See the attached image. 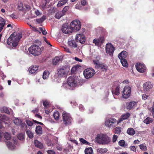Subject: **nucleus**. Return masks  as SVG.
Listing matches in <instances>:
<instances>
[{
	"mask_svg": "<svg viewBox=\"0 0 154 154\" xmlns=\"http://www.w3.org/2000/svg\"><path fill=\"white\" fill-rule=\"evenodd\" d=\"M64 15V13L63 11H60L57 12L55 17L56 18L60 19L62 16Z\"/></svg>",
	"mask_w": 154,
	"mask_h": 154,
	"instance_id": "nucleus-28",
	"label": "nucleus"
},
{
	"mask_svg": "<svg viewBox=\"0 0 154 154\" xmlns=\"http://www.w3.org/2000/svg\"><path fill=\"white\" fill-rule=\"evenodd\" d=\"M118 137L116 135L114 134L113 135L112 141L113 143H114L116 142L117 139Z\"/></svg>",
	"mask_w": 154,
	"mask_h": 154,
	"instance_id": "nucleus-55",
	"label": "nucleus"
},
{
	"mask_svg": "<svg viewBox=\"0 0 154 154\" xmlns=\"http://www.w3.org/2000/svg\"><path fill=\"white\" fill-rule=\"evenodd\" d=\"M130 114L129 113H127L122 115L121 118L118 120L117 121V124L119 123L122 121L123 120L127 119L130 117Z\"/></svg>",
	"mask_w": 154,
	"mask_h": 154,
	"instance_id": "nucleus-18",
	"label": "nucleus"
},
{
	"mask_svg": "<svg viewBox=\"0 0 154 154\" xmlns=\"http://www.w3.org/2000/svg\"><path fill=\"white\" fill-rule=\"evenodd\" d=\"M131 92V88L129 86H125L122 91V97L125 99L128 98L130 96Z\"/></svg>",
	"mask_w": 154,
	"mask_h": 154,
	"instance_id": "nucleus-9",
	"label": "nucleus"
},
{
	"mask_svg": "<svg viewBox=\"0 0 154 154\" xmlns=\"http://www.w3.org/2000/svg\"><path fill=\"white\" fill-rule=\"evenodd\" d=\"M4 137L5 139L7 140L6 141H10V140H12L11 139V134L8 132H6L4 134Z\"/></svg>",
	"mask_w": 154,
	"mask_h": 154,
	"instance_id": "nucleus-32",
	"label": "nucleus"
},
{
	"mask_svg": "<svg viewBox=\"0 0 154 154\" xmlns=\"http://www.w3.org/2000/svg\"><path fill=\"white\" fill-rule=\"evenodd\" d=\"M53 116L54 119L56 120L58 119L59 116V113L58 112H54L53 115Z\"/></svg>",
	"mask_w": 154,
	"mask_h": 154,
	"instance_id": "nucleus-43",
	"label": "nucleus"
},
{
	"mask_svg": "<svg viewBox=\"0 0 154 154\" xmlns=\"http://www.w3.org/2000/svg\"><path fill=\"white\" fill-rule=\"evenodd\" d=\"M39 29L41 31L43 35H45L47 34V32L46 31L45 28L42 27H39Z\"/></svg>",
	"mask_w": 154,
	"mask_h": 154,
	"instance_id": "nucleus-51",
	"label": "nucleus"
},
{
	"mask_svg": "<svg viewBox=\"0 0 154 154\" xmlns=\"http://www.w3.org/2000/svg\"><path fill=\"white\" fill-rule=\"evenodd\" d=\"M77 85V82L76 80L74 78L70 77L67 79V82L63 83L62 87L64 88H69V87L71 88L75 87Z\"/></svg>",
	"mask_w": 154,
	"mask_h": 154,
	"instance_id": "nucleus-3",
	"label": "nucleus"
},
{
	"mask_svg": "<svg viewBox=\"0 0 154 154\" xmlns=\"http://www.w3.org/2000/svg\"><path fill=\"white\" fill-rule=\"evenodd\" d=\"M153 121L152 119V118L147 117L143 121L144 123L146 124H149L151 123Z\"/></svg>",
	"mask_w": 154,
	"mask_h": 154,
	"instance_id": "nucleus-33",
	"label": "nucleus"
},
{
	"mask_svg": "<svg viewBox=\"0 0 154 154\" xmlns=\"http://www.w3.org/2000/svg\"><path fill=\"white\" fill-rule=\"evenodd\" d=\"M35 13L37 16H39L41 14L38 10L37 9L35 10Z\"/></svg>",
	"mask_w": 154,
	"mask_h": 154,
	"instance_id": "nucleus-57",
	"label": "nucleus"
},
{
	"mask_svg": "<svg viewBox=\"0 0 154 154\" xmlns=\"http://www.w3.org/2000/svg\"><path fill=\"white\" fill-rule=\"evenodd\" d=\"M5 23V20L1 17H0V32L3 28L4 26Z\"/></svg>",
	"mask_w": 154,
	"mask_h": 154,
	"instance_id": "nucleus-26",
	"label": "nucleus"
},
{
	"mask_svg": "<svg viewBox=\"0 0 154 154\" xmlns=\"http://www.w3.org/2000/svg\"><path fill=\"white\" fill-rule=\"evenodd\" d=\"M75 39L77 41L83 44L85 42V37L83 34H78L76 35Z\"/></svg>",
	"mask_w": 154,
	"mask_h": 154,
	"instance_id": "nucleus-14",
	"label": "nucleus"
},
{
	"mask_svg": "<svg viewBox=\"0 0 154 154\" xmlns=\"http://www.w3.org/2000/svg\"><path fill=\"white\" fill-rule=\"evenodd\" d=\"M115 50V48L109 43H108L106 45V53L110 56H112Z\"/></svg>",
	"mask_w": 154,
	"mask_h": 154,
	"instance_id": "nucleus-8",
	"label": "nucleus"
},
{
	"mask_svg": "<svg viewBox=\"0 0 154 154\" xmlns=\"http://www.w3.org/2000/svg\"><path fill=\"white\" fill-rule=\"evenodd\" d=\"M68 44L69 46L73 48H76L77 46L75 41L74 40H69L68 42Z\"/></svg>",
	"mask_w": 154,
	"mask_h": 154,
	"instance_id": "nucleus-22",
	"label": "nucleus"
},
{
	"mask_svg": "<svg viewBox=\"0 0 154 154\" xmlns=\"http://www.w3.org/2000/svg\"><path fill=\"white\" fill-rule=\"evenodd\" d=\"M85 154H92L93 151L91 147L86 148L85 151Z\"/></svg>",
	"mask_w": 154,
	"mask_h": 154,
	"instance_id": "nucleus-35",
	"label": "nucleus"
},
{
	"mask_svg": "<svg viewBox=\"0 0 154 154\" xmlns=\"http://www.w3.org/2000/svg\"><path fill=\"white\" fill-rule=\"evenodd\" d=\"M22 36V34L21 32L17 34L15 32L12 33L7 39V44L11 46L12 45L13 47H16L18 45V43Z\"/></svg>",
	"mask_w": 154,
	"mask_h": 154,
	"instance_id": "nucleus-1",
	"label": "nucleus"
},
{
	"mask_svg": "<svg viewBox=\"0 0 154 154\" xmlns=\"http://www.w3.org/2000/svg\"><path fill=\"white\" fill-rule=\"evenodd\" d=\"M62 117L64 124L66 125H68L71 123L72 118L69 113L66 112H64L62 113Z\"/></svg>",
	"mask_w": 154,
	"mask_h": 154,
	"instance_id": "nucleus-5",
	"label": "nucleus"
},
{
	"mask_svg": "<svg viewBox=\"0 0 154 154\" xmlns=\"http://www.w3.org/2000/svg\"><path fill=\"white\" fill-rule=\"evenodd\" d=\"M47 3L46 0H42L40 4V7L42 10L45 9Z\"/></svg>",
	"mask_w": 154,
	"mask_h": 154,
	"instance_id": "nucleus-30",
	"label": "nucleus"
},
{
	"mask_svg": "<svg viewBox=\"0 0 154 154\" xmlns=\"http://www.w3.org/2000/svg\"><path fill=\"white\" fill-rule=\"evenodd\" d=\"M119 145L124 148H126L128 146V144L124 140H122L119 142Z\"/></svg>",
	"mask_w": 154,
	"mask_h": 154,
	"instance_id": "nucleus-29",
	"label": "nucleus"
},
{
	"mask_svg": "<svg viewBox=\"0 0 154 154\" xmlns=\"http://www.w3.org/2000/svg\"><path fill=\"white\" fill-rule=\"evenodd\" d=\"M49 72L48 71H45L43 73L42 77L44 79H47L48 77Z\"/></svg>",
	"mask_w": 154,
	"mask_h": 154,
	"instance_id": "nucleus-40",
	"label": "nucleus"
},
{
	"mask_svg": "<svg viewBox=\"0 0 154 154\" xmlns=\"http://www.w3.org/2000/svg\"><path fill=\"white\" fill-rule=\"evenodd\" d=\"M68 9H69L68 6H65L63 8V11H62L64 13V12H66L68 10Z\"/></svg>",
	"mask_w": 154,
	"mask_h": 154,
	"instance_id": "nucleus-62",
	"label": "nucleus"
},
{
	"mask_svg": "<svg viewBox=\"0 0 154 154\" xmlns=\"http://www.w3.org/2000/svg\"><path fill=\"white\" fill-rule=\"evenodd\" d=\"M121 130V128L120 127H117L115 128V132L116 134H119Z\"/></svg>",
	"mask_w": 154,
	"mask_h": 154,
	"instance_id": "nucleus-46",
	"label": "nucleus"
},
{
	"mask_svg": "<svg viewBox=\"0 0 154 154\" xmlns=\"http://www.w3.org/2000/svg\"><path fill=\"white\" fill-rule=\"evenodd\" d=\"M39 111L38 109L37 108H35V109L32 110V112L34 113H37Z\"/></svg>",
	"mask_w": 154,
	"mask_h": 154,
	"instance_id": "nucleus-63",
	"label": "nucleus"
},
{
	"mask_svg": "<svg viewBox=\"0 0 154 154\" xmlns=\"http://www.w3.org/2000/svg\"><path fill=\"white\" fill-rule=\"evenodd\" d=\"M0 111L2 112H5L8 114H9L10 113L9 110L6 107H3L1 108Z\"/></svg>",
	"mask_w": 154,
	"mask_h": 154,
	"instance_id": "nucleus-36",
	"label": "nucleus"
},
{
	"mask_svg": "<svg viewBox=\"0 0 154 154\" xmlns=\"http://www.w3.org/2000/svg\"><path fill=\"white\" fill-rule=\"evenodd\" d=\"M77 67L76 66L72 67L71 70V73H74L77 70Z\"/></svg>",
	"mask_w": 154,
	"mask_h": 154,
	"instance_id": "nucleus-56",
	"label": "nucleus"
},
{
	"mask_svg": "<svg viewBox=\"0 0 154 154\" xmlns=\"http://www.w3.org/2000/svg\"><path fill=\"white\" fill-rule=\"evenodd\" d=\"M6 144L8 149L10 150H12L15 148L14 144H16V142L14 139L10 140V141H6Z\"/></svg>",
	"mask_w": 154,
	"mask_h": 154,
	"instance_id": "nucleus-10",
	"label": "nucleus"
},
{
	"mask_svg": "<svg viewBox=\"0 0 154 154\" xmlns=\"http://www.w3.org/2000/svg\"><path fill=\"white\" fill-rule=\"evenodd\" d=\"M101 43V38H95L93 40V43L96 46H99Z\"/></svg>",
	"mask_w": 154,
	"mask_h": 154,
	"instance_id": "nucleus-34",
	"label": "nucleus"
},
{
	"mask_svg": "<svg viewBox=\"0 0 154 154\" xmlns=\"http://www.w3.org/2000/svg\"><path fill=\"white\" fill-rule=\"evenodd\" d=\"M140 149L143 151H146V150L147 148L146 147L145 145V144H142L141 145H140Z\"/></svg>",
	"mask_w": 154,
	"mask_h": 154,
	"instance_id": "nucleus-47",
	"label": "nucleus"
},
{
	"mask_svg": "<svg viewBox=\"0 0 154 154\" xmlns=\"http://www.w3.org/2000/svg\"><path fill=\"white\" fill-rule=\"evenodd\" d=\"M23 7L22 3H20L18 6V8L20 11H22L23 9Z\"/></svg>",
	"mask_w": 154,
	"mask_h": 154,
	"instance_id": "nucleus-53",
	"label": "nucleus"
},
{
	"mask_svg": "<svg viewBox=\"0 0 154 154\" xmlns=\"http://www.w3.org/2000/svg\"><path fill=\"white\" fill-rule=\"evenodd\" d=\"M26 123L29 126H32L33 125V123L32 121L29 120H27L26 121Z\"/></svg>",
	"mask_w": 154,
	"mask_h": 154,
	"instance_id": "nucleus-54",
	"label": "nucleus"
},
{
	"mask_svg": "<svg viewBox=\"0 0 154 154\" xmlns=\"http://www.w3.org/2000/svg\"><path fill=\"white\" fill-rule=\"evenodd\" d=\"M135 66L137 70L140 72L143 73L146 70V67L145 65L141 63H137Z\"/></svg>",
	"mask_w": 154,
	"mask_h": 154,
	"instance_id": "nucleus-13",
	"label": "nucleus"
},
{
	"mask_svg": "<svg viewBox=\"0 0 154 154\" xmlns=\"http://www.w3.org/2000/svg\"><path fill=\"white\" fill-rule=\"evenodd\" d=\"M120 60L123 66L125 67H127L128 66V64L125 59Z\"/></svg>",
	"mask_w": 154,
	"mask_h": 154,
	"instance_id": "nucleus-41",
	"label": "nucleus"
},
{
	"mask_svg": "<svg viewBox=\"0 0 154 154\" xmlns=\"http://www.w3.org/2000/svg\"><path fill=\"white\" fill-rule=\"evenodd\" d=\"M79 140L80 142L83 144L89 145L90 144L89 142H87L86 140L83 138H79Z\"/></svg>",
	"mask_w": 154,
	"mask_h": 154,
	"instance_id": "nucleus-42",
	"label": "nucleus"
},
{
	"mask_svg": "<svg viewBox=\"0 0 154 154\" xmlns=\"http://www.w3.org/2000/svg\"><path fill=\"white\" fill-rule=\"evenodd\" d=\"M127 133L130 135H133L135 134V132L133 128H129L127 130Z\"/></svg>",
	"mask_w": 154,
	"mask_h": 154,
	"instance_id": "nucleus-31",
	"label": "nucleus"
},
{
	"mask_svg": "<svg viewBox=\"0 0 154 154\" xmlns=\"http://www.w3.org/2000/svg\"><path fill=\"white\" fill-rule=\"evenodd\" d=\"M48 154H55V152L52 150H49L47 151Z\"/></svg>",
	"mask_w": 154,
	"mask_h": 154,
	"instance_id": "nucleus-59",
	"label": "nucleus"
},
{
	"mask_svg": "<svg viewBox=\"0 0 154 154\" xmlns=\"http://www.w3.org/2000/svg\"><path fill=\"white\" fill-rule=\"evenodd\" d=\"M35 132L38 135H41L42 134V128L40 126H38L35 128Z\"/></svg>",
	"mask_w": 154,
	"mask_h": 154,
	"instance_id": "nucleus-27",
	"label": "nucleus"
},
{
	"mask_svg": "<svg viewBox=\"0 0 154 154\" xmlns=\"http://www.w3.org/2000/svg\"><path fill=\"white\" fill-rule=\"evenodd\" d=\"M99 68H100L103 71H105L106 70V67L104 65L101 63Z\"/></svg>",
	"mask_w": 154,
	"mask_h": 154,
	"instance_id": "nucleus-50",
	"label": "nucleus"
},
{
	"mask_svg": "<svg viewBox=\"0 0 154 154\" xmlns=\"http://www.w3.org/2000/svg\"><path fill=\"white\" fill-rule=\"evenodd\" d=\"M137 103L134 101H132L130 102L128 106H127V108L128 109H132L134 107L136 106Z\"/></svg>",
	"mask_w": 154,
	"mask_h": 154,
	"instance_id": "nucleus-25",
	"label": "nucleus"
},
{
	"mask_svg": "<svg viewBox=\"0 0 154 154\" xmlns=\"http://www.w3.org/2000/svg\"><path fill=\"white\" fill-rule=\"evenodd\" d=\"M30 53L35 56L39 55L42 51L41 48L39 46L35 45H32L28 49Z\"/></svg>",
	"mask_w": 154,
	"mask_h": 154,
	"instance_id": "nucleus-4",
	"label": "nucleus"
},
{
	"mask_svg": "<svg viewBox=\"0 0 154 154\" xmlns=\"http://www.w3.org/2000/svg\"><path fill=\"white\" fill-rule=\"evenodd\" d=\"M14 122L16 125H20L21 123V121L17 118H16L14 120Z\"/></svg>",
	"mask_w": 154,
	"mask_h": 154,
	"instance_id": "nucleus-44",
	"label": "nucleus"
},
{
	"mask_svg": "<svg viewBox=\"0 0 154 154\" xmlns=\"http://www.w3.org/2000/svg\"><path fill=\"white\" fill-rule=\"evenodd\" d=\"M116 119L112 118L106 120L105 122V125L108 127H113L115 126L114 125L116 123Z\"/></svg>",
	"mask_w": 154,
	"mask_h": 154,
	"instance_id": "nucleus-12",
	"label": "nucleus"
},
{
	"mask_svg": "<svg viewBox=\"0 0 154 154\" xmlns=\"http://www.w3.org/2000/svg\"><path fill=\"white\" fill-rule=\"evenodd\" d=\"M8 16L14 20L16 19L17 18V15L14 13H13L11 15H9Z\"/></svg>",
	"mask_w": 154,
	"mask_h": 154,
	"instance_id": "nucleus-49",
	"label": "nucleus"
},
{
	"mask_svg": "<svg viewBox=\"0 0 154 154\" xmlns=\"http://www.w3.org/2000/svg\"><path fill=\"white\" fill-rule=\"evenodd\" d=\"M143 86L144 91L146 92L149 91L152 88L153 85L151 83L147 82L143 84Z\"/></svg>",
	"mask_w": 154,
	"mask_h": 154,
	"instance_id": "nucleus-16",
	"label": "nucleus"
},
{
	"mask_svg": "<svg viewBox=\"0 0 154 154\" xmlns=\"http://www.w3.org/2000/svg\"><path fill=\"white\" fill-rule=\"evenodd\" d=\"M70 26L72 31L74 30L77 31L79 30L81 26L80 21L77 20L72 21L70 24Z\"/></svg>",
	"mask_w": 154,
	"mask_h": 154,
	"instance_id": "nucleus-7",
	"label": "nucleus"
},
{
	"mask_svg": "<svg viewBox=\"0 0 154 154\" xmlns=\"http://www.w3.org/2000/svg\"><path fill=\"white\" fill-rule=\"evenodd\" d=\"M34 143L35 146L37 147L40 149H42L43 147L42 144L39 141L37 140H34Z\"/></svg>",
	"mask_w": 154,
	"mask_h": 154,
	"instance_id": "nucleus-23",
	"label": "nucleus"
},
{
	"mask_svg": "<svg viewBox=\"0 0 154 154\" xmlns=\"http://www.w3.org/2000/svg\"><path fill=\"white\" fill-rule=\"evenodd\" d=\"M63 57L62 56L56 57L52 60V63L54 65H56L57 63L62 60Z\"/></svg>",
	"mask_w": 154,
	"mask_h": 154,
	"instance_id": "nucleus-19",
	"label": "nucleus"
},
{
	"mask_svg": "<svg viewBox=\"0 0 154 154\" xmlns=\"http://www.w3.org/2000/svg\"><path fill=\"white\" fill-rule=\"evenodd\" d=\"M17 137L20 140H22L24 138V134L23 133H20L18 134Z\"/></svg>",
	"mask_w": 154,
	"mask_h": 154,
	"instance_id": "nucleus-48",
	"label": "nucleus"
},
{
	"mask_svg": "<svg viewBox=\"0 0 154 154\" xmlns=\"http://www.w3.org/2000/svg\"><path fill=\"white\" fill-rule=\"evenodd\" d=\"M61 30L63 33L66 34L70 33L72 32V30L70 28V26H68L66 24L63 25L61 28Z\"/></svg>",
	"mask_w": 154,
	"mask_h": 154,
	"instance_id": "nucleus-15",
	"label": "nucleus"
},
{
	"mask_svg": "<svg viewBox=\"0 0 154 154\" xmlns=\"http://www.w3.org/2000/svg\"><path fill=\"white\" fill-rule=\"evenodd\" d=\"M95 73L94 69L91 68H87L85 69L83 72L84 75L87 79L92 77Z\"/></svg>",
	"mask_w": 154,
	"mask_h": 154,
	"instance_id": "nucleus-6",
	"label": "nucleus"
},
{
	"mask_svg": "<svg viewBox=\"0 0 154 154\" xmlns=\"http://www.w3.org/2000/svg\"><path fill=\"white\" fill-rule=\"evenodd\" d=\"M26 134L30 138L33 137V133L30 131H26Z\"/></svg>",
	"mask_w": 154,
	"mask_h": 154,
	"instance_id": "nucleus-45",
	"label": "nucleus"
},
{
	"mask_svg": "<svg viewBox=\"0 0 154 154\" xmlns=\"http://www.w3.org/2000/svg\"><path fill=\"white\" fill-rule=\"evenodd\" d=\"M149 96L146 94H143L142 96V98L143 99L146 100Z\"/></svg>",
	"mask_w": 154,
	"mask_h": 154,
	"instance_id": "nucleus-64",
	"label": "nucleus"
},
{
	"mask_svg": "<svg viewBox=\"0 0 154 154\" xmlns=\"http://www.w3.org/2000/svg\"><path fill=\"white\" fill-rule=\"evenodd\" d=\"M95 140L97 143L103 145L108 144L110 141V139L108 136L102 134H97Z\"/></svg>",
	"mask_w": 154,
	"mask_h": 154,
	"instance_id": "nucleus-2",
	"label": "nucleus"
},
{
	"mask_svg": "<svg viewBox=\"0 0 154 154\" xmlns=\"http://www.w3.org/2000/svg\"><path fill=\"white\" fill-rule=\"evenodd\" d=\"M21 128L22 129H25L26 128V125L24 122L21 123L20 124Z\"/></svg>",
	"mask_w": 154,
	"mask_h": 154,
	"instance_id": "nucleus-52",
	"label": "nucleus"
},
{
	"mask_svg": "<svg viewBox=\"0 0 154 154\" xmlns=\"http://www.w3.org/2000/svg\"><path fill=\"white\" fill-rule=\"evenodd\" d=\"M127 52L125 51H122L118 55V57L119 59L122 60L125 59L127 57Z\"/></svg>",
	"mask_w": 154,
	"mask_h": 154,
	"instance_id": "nucleus-20",
	"label": "nucleus"
},
{
	"mask_svg": "<svg viewBox=\"0 0 154 154\" xmlns=\"http://www.w3.org/2000/svg\"><path fill=\"white\" fill-rule=\"evenodd\" d=\"M119 87L117 86L114 89H113L112 90V93L113 95H118L119 93Z\"/></svg>",
	"mask_w": 154,
	"mask_h": 154,
	"instance_id": "nucleus-24",
	"label": "nucleus"
},
{
	"mask_svg": "<svg viewBox=\"0 0 154 154\" xmlns=\"http://www.w3.org/2000/svg\"><path fill=\"white\" fill-rule=\"evenodd\" d=\"M108 151V149L106 148H99L97 151L98 153H103L106 152Z\"/></svg>",
	"mask_w": 154,
	"mask_h": 154,
	"instance_id": "nucleus-38",
	"label": "nucleus"
},
{
	"mask_svg": "<svg viewBox=\"0 0 154 154\" xmlns=\"http://www.w3.org/2000/svg\"><path fill=\"white\" fill-rule=\"evenodd\" d=\"M8 119L7 117L4 115H0V120L3 122L5 123H6L7 122H5V120H7ZM2 123L0 122V128L2 127Z\"/></svg>",
	"mask_w": 154,
	"mask_h": 154,
	"instance_id": "nucleus-21",
	"label": "nucleus"
},
{
	"mask_svg": "<svg viewBox=\"0 0 154 154\" xmlns=\"http://www.w3.org/2000/svg\"><path fill=\"white\" fill-rule=\"evenodd\" d=\"M38 67L36 66H32L28 69L30 73L32 74H35L38 71Z\"/></svg>",
	"mask_w": 154,
	"mask_h": 154,
	"instance_id": "nucleus-17",
	"label": "nucleus"
},
{
	"mask_svg": "<svg viewBox=\"0 0 154 154\" xmlns=\"http://www.w3.org/2000/svg\"><path fill=\"white\" fill-rule=\"evenodd\" d=\"M74 60L78 62H82V60L81 59H80L77 57H75L74 58Z\"/></svg>",
	"mask_w": 154,
	"mask_h": 154,
	"instance_id": "nucleus-58",
	"label": "nucleus"
},
{
	"mask_svg": "<svg viewBox=\"0 0 154 154\" xmlns=\"http://www.w3.org/2000/svg\"><path fill=\"white\" fill-rule=\"evenodd\" d=\"M64 50L67 53H70V51L69 49L66 47H63Z\"/></svg>",
	"mask_w": 154,
	"mask_h": 154,
	"instance_id": "nucleus-60",
	"label": "nucleus"
},
{
	"mask_svg": "<svg viewBox=\"0 0 154 154\" xmlns=\"http://www.w3.org/2000/svg\"><path fill=\"white\" fill-rule=\"evenodd\" d=\"M93 61L95 65V67L96 68H99V66L101 64L99 60L96 59L94 60Z\"/></svg>",
	"mask_w": 154,
	"mask_h": 154,
	"instance_id": "nucleus-39",
	"label": "nucleus"
},
{
	"mask_svg": "<svg viewBox=\"0 0 154 154\" xmlns=\"http://www.w3.org/2000/svg\"><path fill=\"white\" fill-rule=\"evenodd\" d=\"M130 149L131 150L134 152H135L136 151V149L135 146H131L130 147Z\"/></svg>",
	"mask_w": 154,
	"mask_h": 154,
	"instance_id": "nucleus-61",
	"label": "nucleus"
},
{
	"mask_svg": "<svg viewBox=\"0 0 154 154\" xmlns=\"http://www.w3.org/2000/svg\"><path fill=\"white\" fill-rule=\"evenodd\" d=\"M57 74L60 77H63L67 72V68L65 66H62L57 69Z\"/></svg>",
	"mask_w": 154,
	"mask_h": 154,
	"instance_id": "nucleus-11",
	"label": "nucleus"
},
{
	"mask_svg": "<svg viewBox=\"0 0 154 154\" xmlns=\"http://www.w3.org/2000/svg\"><path fill=\"white\" fill-rule=\"evenodd\" d=\"M67 2L66 0H62L59 1L57 5L58 7L62 6L64 5Z\"/></svg>",
	"mask_w": 154,
	"mask_h": 154,
	"instance_id": "nucleus-37",
	"label": "nucleus"
}]
</instances>
